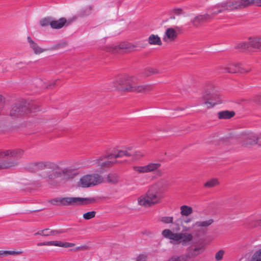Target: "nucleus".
I'll list each match as a JSON object with an SVG mask.
<instances>
[{"mask_svg":"<svg viewBox=\"0 0 261 261\" xmlns=\"http://www.w3.org/2000/svg\"><path fill=\"white\" fill-rule=\"evenodd\" d=\"M253 101L261 106V95H258L255 96Z\"/></svg>","mask_w":261,"mask_h":261,"instance_id":"09e8293b","label":"nucleus"},{"mask_svg":"<svg viewBox=\"0 0 261 261\" xmlns=\"http://www.w3.org/2000/svg\"><path fill=\"white\" fill-rule=\"evenodd\" d=\"M5 102V98L2 95H0V113L4 107Z\"/></svg>","mask_w":261,"mask_h":261,"instance_id":"49530a36","label":"nucleus"},{"mask_svg":"<svg viewBox=\"0 0 261 261\" xmlns=\"http://www.w3.org/2000/svg\"><path fill=\"white\" fill-rule=\"evenodd\" d=\"M103 182V177L98 174L93 173L83 176L78 182V185L82 188L94 186Z\"/></svg>","mask_w":261,"mask_h":261,"instance_id":"6e6552de","label":"nucleus"},{"mask_svg":"<svg viewBox=\"0 0 261 261\" xmlns=\"http://www.w3.org/2000/svg\"><path fill=\"white\" fill-rule=\"evenodd\" d=\"M201 248L195 247L194 249H191L188 254L187 256L189 257H193L197 256L201 253Z\"/></svg>","mask_w":261,"mask_h":261,"instance_id":"cd10ccee","label":"nucleus"},{"mask_svg":"<svg viewBox=\"0 0 261 261\" xmlns=\"http://www.w3.org/2000/svg\"><path fill=\"white\" fill-rule=\"evenodd\" d=\"M27 40L29 43L30 47L33 50L35 54H40L46 50L45 49L41 48L32 39L31 37L28 36Z\"/></svg>","mask_w":261,"mask_h":261,"instance_id":"412c9836","label":"nucleus"},{"mask_svg":"<svg viewBox=\"0 0 261 261\" xmlns=\"http://www.w3.org/2000/svg\"><path fill=\"white\" fill-rule=\"evenodd\" d=\"M249 42L250 48L256 49L261 48V38H250Z\"/></svg>","mask_w":261,"mask_h":261,"instance_id":"b1692460","label":"nucleus"},{"mask_svg":"<svg viewBox=\"0 0 261 261\" xmlns=\"http://www.w3.org/2000/svg\"><path fill=\"white\" fill-rule=\"evenodd\" d=\"M136 46L129 43H122L119 45H111L106 47V50L112 54L129 52L134 50Z\"/></svg>","mask_w":261,"mask_h":261,"instance_id":"9b49d317","label":"nucleus"},{"mask_svg":"<svg viewBox=\"0 0 261 261\" xmlns=\"http://www.w3.org/2000/svg\"><path fill=\"white\" fill-rule=\"evenodd\" d=\"M235 8H248L253 5L261 7V0H236L233 2Z\"/></svg>","mask_w":261,"mask_h":261,"instance_id":"2eb2a0df","label":"nucleus"},{"mask_svg":"<svg viewBox=\"0 0 261 261\" xmlns=\"http://www.w3.org/2000/svg\"><path fill=\"white\" fill-rule=\"evenodd\" d=\"M160 221L165 224H169L173 223V217L165 216L163 217L160 219Z\"/></svg>","mask_w":261,"mask_h":261,"instance_id":"58836bf2","label":"nucleus"},{"mask_svg":"<svg viewBox=\"0 0 261 261\" xmlns=\"http://www.w3.org/2000/svg\"><path fill=\"white\" fill-rule=\"evenodd\" d=\"M133 150V147H125L122 149L116 148V152L117 153V156L118 158H122L124 156L130 157L132 155V151Z\"/></svg>","mask_w":261,"mask_h":261,"instance_id":"aec40b11","label":"nucleus"},{"mask_svg":"<svg viewBox=\"0 0 261 261\" xmlns=\"http://www.w3.org/2000/svg\"><path fill=\"white\" fill-rule=\"evenodd\" d=\"M250 226L256 227L258 225H261V219H258L255 220H251L249 222Z\"/></svg>","mask_w":261,"mask_h":261,"instance_id":"37998d69","label":"nucleus"},{"mask_svg":"<svg viewBox=\"0 0 261 261\" xmlns=\"http://www.w3.org/2000/svg\"><path fill=\"white\" fill-rule=\"evenodd\" d=\"M217 115L220 119H228L234 116L235 112L233 111L225 110L218 112Z\"/></svg>","mask_w":261,"mask_h":261,"instance_id":"5701e85b","label":"nucleus"},{"mask_svg":"<svg viewBox=\"0 0 261 261\" xmlns=\"http://www.w3.org/2000/svg\"><path fill=\"white\" fill-rule=\"evenodd\" d=\"M179 218L182 222V225L187 224L192 221V218L190 217H184V216L180 217Z\"/></svg>","mask_w":261,"mask_h":261,"instance_id":"79ce46f5","label":"nucleus"},{"mask_svg":"<svg viewBox=\"0 0 261 261\" xmlns=\"http://www.w3.org/2000/svg\"><path fill=\"white\" fill-rule=\"evenodd\" d=\"M219 98V94L213 92V90L205 89L201 99L203 101L204 104H210L212 106H214L220 102Z\"/></svg>","mask_w":261,"mask_h":261,"instance_id":"f8f14e48","label":"nucleus"},{"mask_svg":"<svg viewBox=\"0 0 261 261\" xmlns=\"http://www.w3.org/2000/svg\"><path fill=\"white\" fill-rule=\"evenodd\" d=\"M65 162L60 161L53 162H39L29 164L28 169L32 172H36L45 169H50L49 171H44L39 174L43 179H46V182L50 188L59 186L60 182L57 178L63 177L66 180L73 179L77 174V170L71 167H64Z\"/></svg>","mask_w":261,"mask_h":261,"instance_id":"f257e3e1","label":"nucleus"},{"mask_svg":"<svg viewBox=\"0 0 261 261\" xmlns=\"http://www.w3.org/2000/svg\"><path fill=\"white\" fill-rule=\"evenodd\" d=\"M169 186V182L164 178L157 181L151 186L147 192L138 199V204L143 206L149 207L160 202L161 194Z\"/></svg>","mask_w":261,"mask_h":261,"instance_id":"20e7f679","label":"nucleus"},{"mask_svg":"<svg viewBox=\"0 0 261 261\" xmlns=\"http://www.w3.org/2000/svg\"><path fill=\"white\" fill-rule=\"evenodd\" d=\"M144 156L145 153L142 151L138 150L133 151L132 150V155L130 157H132V158L134 160H139Z\"/></svg>","mask_w":261,"mask_h":261,"instance_id":"2f4dec72","label":"nucleus"},{"mask_svg":"<svg viewBox=\"0 0 261 261\" xmlns=\"http://www.w3.org/2000/svg\"><path fill=\"white\" fill-rule=\"evenodd\" d=\"M214 221L210 219L205 221H198L193 223L191 227L182 225L179 218L172 223L171 229H165L162 232V236L165 238L171 240V242L178 244L180 243L185 244L191 241L193 239L192 233H186L192 229L194 232H198L203 228H206L212 225Z\"/></svg>","mask_w":261,"mask_h":261,"instance_id":"f03ea898","label":"nucleus"},{"mask_svg":"<svg viewBox=\"0 0 261 261\" xmlns=\"http://www.w3.org/2000/svg\"><path fill=\"white\" fill-rule=\"evenodd\" d=\"M181 217H188L193 213V208L192 207L188 205H182L180 207Z\"/></svg>","mask_w":261,"mask_h":261,"instance_id":"bb28decb","label":"nucleus"},{"mask_svg":"<svg viewBox=\"0 0 261 261\" xmlns=\"http://www.w3.org/2000/svg\"><path fill=\"white\" fill-rule=\"evenodd\" d=\"M47 231H49L48 228L44 229L41 231H38L35 233V235H40L42 236H48V233H46Z\"/></svg>","mask_w":261,"mask_h":261,"instance_id":"c03bdc74","label":"nucleus"},{"mask_svg":"<svg viewBox=\"0 0 261 261\" xmlns=\"http://www.w3.org/2000/svg\"><path fill=\"white\" fill-rule=\"evenodd\" d=\"M236 0H227L226 2H223L220 4H217L212 7H210L207 9V10L212 11V13L210 14L212 18V16L216 15L224 11H233L246 8H235L236 5H234V3H233Z\"/></svg>","mask_w":261,"mask_h":261,"instance_id":"1a4fd4ad","label":"nucleus"},{"mask_svg":"<svg viewBox=\"0 0 261 261\" xmlns=\"http://www.w3.org/2000/svg\"><path fill=\"white\" fill-rule=\"evenodd\" d=\"M28 63H25V62H19L18 63H17L16 64V66L18 68H23V66L24 65H27Z\"/></svg>","mask_w":261,"mask_h":261,"instance_id":"3c124183","label":"nucleus"},{"mask_svg":"<svg viewBox=\"0 0 261 261\" xmlns=\"http://www.w3.org/2000/svg\"><path fill=\"white\" fill-rule=\"evenodd\" d=\"M106 181L109 184L116 185L119 181V176L117 173H110L107 175Z\"/></svg>","mask_w":261,"mask_h":261,"instance_id":"393cba45","label":"nucleus"},{"mask_svg":"<svg viewBox=\"0 0 261 261\" xmlns=\"http://www.w3.org/2000/svg\"><path fill=\"white\" fill-rule=\"evenodd\" d=\"M169 261H180V260L178 258H174L170 259Z\"/></svg>","mask_w":261,"mask_h":261,"instance_id":"6e6d98bb","label":"nucleus"},{"mask_svg":"<svg viewBox=\"0 0 261 261\" xmlns=\"http://www.w3.org/2000/svg\"><path fill=\"white\" fill-rule=\"evenodd\" d=\"M172 12L177 15H179L183 13L182 10L181 8H174L172 10Z\"/></svg>","mask_w":261,"mask_h":261,"instance_id":"de8ad7c7","label":"nucleus"},{"mask_svg":"<svg viewBox=\"0 0 261 261\" xmlns=\"http://www.w3.org/2000/svg\"><path fill=\"white\" fill-rule=\"evenodd\" d=\"M159 73V71L156 69L148 68L145 69L143 74L145 76H149L153 74H158Z\"/></svg>","mask_w":261,"mask_h":261,"instance_id":"c85d7f7f","label":"nucleus"},{"mask_svg":"<svg viewBox=\"0 0 261 261\" xmlns=\"http://www.w3.org/2000/svg\"><path fill=\"white\" fill-rule=\"evenodd\" d=\"M24 103H29V105L33 103V106H29V108L28 109V110H29L28 114L29 113H31V112H36L37 111H39V106L35 102H24Z\"/></svg>","mask_w":261,"mask_h":261,"instance_id":"72a5a7b5","label":"nucleus"},{"mask_svg":"<svg viewBox=\"0 0 261 261\" xmlns=\"http://www.w3.org/2000/svg\"><path fill=\"white\" fill-rule=\"evenodd\" d=\"M224 254V251L223 250H220L215 254V259L217 261L221 260Z\"/></svg>","mask_w":261,"mask_h":261,"instance_id":"ea45409f","label":"nucleus"},{"mask_svg":"<svg viewBox=\"0 0 261 261\" xmlns=\"http://www.w3.org/2000/svg\"><path fill=\"white\" fill-rule=\"evenodd\" d=\"M95 215H96V212L95 211L88 212L87 213H85L83 215V218L85 220H90V219L95 217Z\"/></svg>","mask_w":261,"mask_h":261,"instance_id":"4c0bfd02","label":"nucleus"},{"mask_svg":"<svg viewBox=\"0 0 261 261\" xmlns=\"http://www.w3.org/2000/svg\"><path fill=\"white\" fill-rule=\"evenodd\" d=\"M241 143L244 147H251L257 144V135L253 133L249 134L242 138Z\"/></svg>","mask_w":261,"mask_h":261,"instance_id":"4468645a","label":"nucleus"},{"mask_svg":"<svg viewBox=\"0 0 261 261\" xmlns=\"http://www.w3.org/2000/svg\"><path fill=\"white\" fill-rule=\"evenodd\" d=\"M144 233V234H147V235H149V234H151V232H147V233Z\"/></svg>","mask_w":261,"mask_h":261,"instance_id":"4d7b16f0","label":"nucleus"},{"mask_svg":"<svg viewBox=\"0 0 261 261\" xmlns=\"http://www.w3.org/2000/svg\"><path fill=\"white\" fill-rule=\"evenodd\" d=\"M33 104H31V106ZM29 103H24V102L14 103L11 107L9 115L12 119L20 118L28 114Z\"/></svg>","mask_w":261,"mask_h":261,"instance_id":"9d476101","label":"nucleus"},{"mask_svg":"<svg viewBox=\"0 0 261 261\" xmlns=\"http://www.w3.org/2000/svg\"><path fill=\"white\" fill-rule=\"evenodd\" d=\"M257 145L259 146H261V134H260L259 136L257 135Z\"/></svg>","mask_w":261,"mask_h":261,"instance_id":"864d4df0","label":"nucleus"},{"mask_svg":"<svg viewBox=\"0 0 261 261\" xmlns=\"http://www.w3.org/2000/svg\"><path fill=\"white\" fill-rule=\"evenodd\" d=\"M209 19H211L210 14L198 15L191 20V23L194 27H198L201 23L206 21Z\"/></svg>","mask_w":261,"mask_h":261,"instance_id":"a211bd4d","label":"nucleus"},{"mask_svg":"<svg viewBox=\"0 0 261 261\" xmlns=\"http://www.w3.org/2000/svg\"><path fill=\"white\" fill-rule=\"evenodd\" d=\"M161 167V164L160 163L150 162L144 166H134L133 169L138 174L153 173L160 177L163 175V172L160 169Z\"/></svg>","mask_w":261,"mask_h":261,"instance_id":"0eeeda50","label":"nucleus"},{"mask_svg":"<svg viewBox=\"0 0 261 261\" xmlns=\"http://www.w3.org/2000/svg\"><path fill=\"white\" fill-rule=\"evenodd\" d=\"M147 256L144 254H141L137 258L136 261H146Z\"/></svg>","mask_w":261,"mask_h":261,"instance_id":"8fccbe9b","label":"nucleus"},{"mask_svg":"<svg viewBox=\"0 0 261 261\" xmlns=\"http://www.w3.org/2000/svg\"><path fill=\"white\" fill-rule=\"evenodd\" d=\"M177 36V34L173 28H168L165 32V36L163 40L166 41L167 39H169L170 41L174 40Z\"/></svg>","mask_w":261,"mask_h":261,"instance_id":"4be33fe9","label":"nucleus"},{"mask_svg":"<svg viewBox=\"0 0 261 261\" xmlns=\"http://www.w3.org/2000/svg\"><path fill=\"white\" fill-rule=\"evenodd\" d=\"M148 43L150 45H162V41L157 35L152 34L148 37Z\"/></svg>","mask_w":261,"mask_h":261,"instance_id":"a878e982","label":"nucleus"},{"mask_svg":"<svg viewBox=\"0 0 261 261\" xmlns=\"http://www.w3.org/2000/svg\"><path fill=\"white\" fill-rule=\"evenodd\" d=\"M24 150L21 149L13 150H0V159L11 156L12 160H3L0 162V170L9 169L19 164L18 161L23 156Z\"/></svg>","mask_w":261,"mask_h":261,"instance_id":"39448f33","label":"nucleus"},{"mask_svg":"<svg viewBox=\"0 0 261 261\" xmlns=\"http://www.w3.org/2000/svg\"><path fill=\"white\" fill-rule=\"evenodd\" d=\"M219 68L222 73H236L249 71L241 67L239 63H230L228 65L220 66Z\"/></svg>","mask_w":261,"mask_h":261,"instance_id":"ddd939ff","label":"nucleus"},{"mask_svg":"<svg viewBox=\"0 0 261 261\" xmlns=\"http://www.w3.org/2000/svg\"><path fill=\"white\" fill-rule=\"evenodd\" d=\"M21 251H3L0 250V255L7 256L8 255H17L21 253Z\"/></svg>","mask_w":261,"mask_h":261,"instance_id":"f704fd0d","label":"nucleus"},{"mask_svg":"<svg viewBox=\"0 0 261 261\" xmlns=\"http://www.w3.org/2000/svg\"><path fill=\"white\" fill-rule=\"evenodd\" d=\"M71 21L72 20H70L68 22H67L65 18L62 17L57 20H52V21L50 23V27L51 28L54 29H60L66 24V25H68Z\"/></svg>","mask_w":261,"mask_h":261,"instance_id":"6ab92c4d","label":"nucleus"},{"mask_svg":"<svg viewBox=\"0 0 261 261\" xmlns=\"http://www.w3.org/2000/svg\"><path fill=\"white\" fill-rule=\"evenodd\" d=\"M236 48L242 51L248 49L250 48L249 42L240 43L236 46Z\"/></svg>","mask_w":261,"mask_h":261,"instance_id":"473e14b6","label":"nucleus"},{"mask_svg":"<svg viewBox=\"0 0 261 261\" xmlns=\"http://www.w3.org/2000/svg\"><path fill=\"white\" fill-rule=\"evenodd\" d=\"M92 8V6H89L82 10L79 14V16L84 17L90 15L91 13Z\"/></svg>","mask_w":261,"mask_h":261,"instance_id":"7c9ffc66","label":"nucleus"},{"mask_svg":"<svg viewBox=\"0 0 261 261\" xmlns=\"http://www.w3.org/2000/svg\"><path fill=\"white\" fill-rule=\"evenodd\" d=\"M95 197H58L52 199L51 203L55 205L62 206H82L96 203Z\"/></svg>","mask_w":261,"mask_h":261,"instance_id":"423d86ee","label":"nucleus"},{"mask_svg":"<svg viewBox=\"0 0 261 261\" xmlns=\"http://www.w3.org/2000/svg\"><path fill=\"white\" fill-rule=\"evenodd\" d=\"M52 21V18L48 17H45L43 19H42L40 21V24L42 27H45L48 25V24L50 25V23Z\"/></svg>","mask_w":261,"mask_h":261,"instance_id":"c9c22d12","label":"nucleus"},{"mask_svg":"<svg viewBox=\"0 0 261 261\" xmlns=\"http://www.w3.org/2000/svg\"><path fill=\"white\" fill-rule=\"evenodd\" d=\"M64 232L63 230H49L48 231V236H55L58 234L62 233Z\"/></svg>","mask_w":261,"mask_h":261,"instance_id":"a18cd8bd","label":"nucleus"},{"mask_svg":"<svg viewBox=\"0 0 261 261\" xmlns=\"http://www.w3.org/2000/svg\"><path fill=\"white\" fill-rule=\"evenodd\" d=\"M171 19H175V17L174 16H171Z\"/></svg>","mask_w":261,"mask_h":261,"instance_id":"13d9d810","label":"nucleus"},{"mask_svg":"<svg viewBox=\"0 0 261 261\" xmlns=\"http://www.w3.org/2000/svg\"><path fill=\"white\" fill-rule=\"evenodd\" d=\"M56 84V82H53L46 87V88H51Z\"/></svg>","mask_w":261,"mask_h":261,"instance_id":"5fc2aeb1","label":"nucleus"},{"mask_svg":"<svg viewBox=\"0 0 261 261\" xmlns=\"http://www.w3.org/2000/svg\"><path fill=\"white\" fill-rule=\"evenodd\" d=\"M38 246H48V245H53L58 247H64V248H68L74 246L75 244L73 243H70L68 242H62L61 241H49V242H44L42 243H39L37 244Z\"/></svg>","mask_w":261,"mask_h":261,"instance_id":"f3484780","label":"nucleus"},{"mask_svg":"<svg viewBox=\"0 0 261 261\" xmlns=\"http://www.w3.org/2000/svg\"><path fill=\"white\" fill-rule=\"evenodd\" d=\"M107 159L104 156H100L98 159L91 160L89 161V163L92 165H97V166L103 168H108L112 166L113 165L117 163V161H104Z\"/></svg>","mask_w":261,"mask_h":261,"instance_id":"dca6fc26","label":"nucleus"},{"mask_svg":"<svg viewBox=\"0 0 261 261\" xmlns=\"http://www.w3.org/2000/svg\"><path fill=\"white\" fill-rule=\"evenodd\" d=\"M111 88L122 92H137L146 94L153 90L151 84L138 85L135 79L129 76L117 77L110 83Z\"/></svg>","mask_w":261,"mask_h":261,"instance_id":"7ed1b4c3","label":"nucleus"},{"mask_svg":"<svg viewBox=\"0 0 261 261\" xmlns=\"http://www.w3.org/2000/svg\"><path fill=\"white\" fill-rule=\"evenodd\" d=\"M219 184V182L217 178H213L204 184V186L206 188H213Z\"/></svg>","mask_w":261,"mask_h":261,"instance_id":"c756f323","label":"nucleus"},{"mask_svg":"<svg viewBox=\"0 0 261 261\" xmlns=\"http://www.w3.org/2000/svg\"><path fill=\"white\" fill-rule=\"evenodd\" d=\"M88 249H89V247L86 245L81 246L78 247L76 248V250H80V249L87 250Z\"/></svg>","mask_w":261,"mask_h":261,"instance_id":"603ef678","label":"nucleus"},{"mask_svg":"<svg viewBox=\"0 0 261 261\" xmlns=\"http://www.w3.org/2000/svg\"><path fill=\"white\" fill-rule=\"evenodd\" d=\"M251 261H261V249L256 251L254 253Z\"/></svg>","mask_w":261,"mask_h":261,"instance_id":"e433bc0d","label":"nucleus"},{"mask_svg":"<svg viewBox=\"0 0 261 261\" xmlns=\"http://www.w3.org/2000/svg\"><path fill=\"white\" fill-rule=\"evenodd\" d=\"M117 153L116 152V149H114L111 153L108 154L105 156H104L105 158H106L108 159H117L118 158V156H117Z\"/></svg>","mask_w":261,"mask_h":261,"instance_id":"a19ab883","label":"nucleus"}]
</instances>
